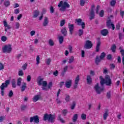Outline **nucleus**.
<instances>
[{
	"label": "nucleus",
	"mask_w": 124,
	"mask_h": 124,
	"mask_svg": "<svg viewBox=\"0 0 124 124\" xmlns=\"http://www.w3.org/2000/svg\"><path fill=\"white\" fill-rule=\"evenodd\" d=\"M99 78L100 79V84L101 85V87H99V84L98 83H96V84L94 87V89L96 91V93L98 94H100L101 93V92H103L104 91V84H106L107 86H109V76L107 75L106 77V79L103 78L102 76H100Z\"/></svg>",
	"instance_id": "nucleus-1"
},
{
	"label": "nucleus",
	"mask_w": 124,
	"mask_h": 124,
	"mask_svg": "<svg viewBox=\"0 0 124 124\" xmlns=\"http://www.w3.org/2000/svg\"><path fill=\"white\" fill-rule=\"evenodd\" d=\"M55 119L56 114L55 113L53 114L46 113L44 115L43 120L45 121H48V123H51V124H54L55 123Z\"/></svg>",
	"instance_id": "nucleus-2"
},
{
	"label": "nucleus",
	"mask_w": 124,
	"mask_h": 124,
	"mask_svg": "<svg viewBox=\"0 0 124 124\" xmlns=\"http://www.w3.org/2000/svg\"><path fill=\"white\" fill-rule=\"evenodd\" d=\"M58 7L62 8H60L61 11L64 12L66 8H69L70 7V5L66 1L63 2V1H61L58 4Z\"/></svg>",
	"instance_id": "nucleus-3"
},
{
	"label": "nucleus",
	"mask_w": 124,
	"mask_h": 124,
	"mask_svg": "<svg viewBox=\"0 0 124 124\" xmlns=\"http://www.w3.org/2000/svg\"><path fill=\"white\" fill-rule=\"evenodd\" d=\"M10 83V81L9 80H6L5 83H2L1 85L0 88L1 89V94L2 96L4 95V88H7Z\"/></svg>",
	"instance_id": "nucleus-4"
},
{
	"label": "nucleus",
	"mask_w": 124,
	"mask_h": 124,
	"mask_svg": "<svg viewBox=\"0 0 124 124\" xmlns=\"http://www.w3.org/2000/svg\"><path fill=\"white\" fill-rule=\"evenodd\" d=\"M2 51L3 53H7L8 54H10L12 51V46L11 45H6L2 47Z\"/></svg>",
	"instance_id": "nucleus-5"
},
{
	"label": "nucleus",
	"mask_w": 124,
	"mask_h": 124,
	"mask_svg": "<svg viewBox=\"0 0 124 124\" xmlns=\"http://www.w3.org/2000/svg\"><path fill=\"white\" fill-rule=\"evenodd\" d=\"M106 56V54L104 52H102L100 57L96 56V58L95 60V62L97 65H98L99 64V62L102 61V60L104 59V57Z\"/></svg>",
	"instance_id": "nucleus-6"
},
{
	"label": "nucleus",
	"mask_w": 124,
	"mask_h": 124,
	"mask_svg": "<svg viewBox=\"0 0 124 124\" xmlns=\"http://www.w3.org/2000/svg\"><path fill=\"white\" fill-rule=\"evenodd\" d=\"M76 23L78 26H81L82 30H84L86 27V23L82 20L81 18H77L75 20Z\"/></svg>",
	"instance_id": "nucleus-7"
},
{
	"label": "nucleus",
	"mask_w": 124,
	"mask_h": 124,
	"mask_svg": "<svg viewBox=\"0 0 124 124\" xmlns=\"http://www.w3.org/2000/svg\"><path fill=\"white\" fill-rule=\"evenodd\" d=\"M34 122L35 124L39 123V117L38 115H35L34 116H31L30 117V123H32Z\"/></svg>",
	"instance_id": "nucleus-8"
},
{
	"label": "nucleus",
	"mask_w": 124,
	"mask_h": 124,
	"mask_svg": "<svg viewBox=\"0 0 124 124\" xmlns=\"http://www.w3.org/2000/svg\"><path fill=\"white\" fill-rule=\"evenodd\" d=\"M94 10V5H92L91 6V10L90 11V20H92L93 19H94V17L95 16Z\"/></svg>",
	"instance_id": "nucleus-9"
},
{
	"label": "nucleus",
	"mask_w": 124,
	"mask_h": 124,
	"mask_svg": "<svg viewBox=\"0 0 124 124\" xmlns=\"http://www.w3.org/2000/svg\"><path fill=\"white\" fill-rule=\"evenodd\" d=\"M93 47V43L92 41L90 40H87L86 41V43L84 45L85 49H91Z\"/></svg>",
	"instance_id": "nucleus-10"
},
{
	"label": "nucleus",
	"mask_w": 124,
	"mask_h": 124,
	"mask_svg": "<svg viewBox=\"0 0 124 124\" xmlns=\"http://www.w3.org/2000/svg\"><path fill=\"white\" fill-rule=\"evenodd\" d=\"M79 81H80V76L78 75L75 79L74 89H76L77 88H78V84H79Z\"/></svg>",
	"instance_id": "nucleus-11"
},
{
	"label": "nucleus",
	"mask_w": 124,
	"mask_h": 124,
	"mask_svg": "<svg viewBox=\"0 0 124 124\" xmlns=\"http://www.w3.org/2000/svg\"><path fill=\"white\" fill-rule=\"evenodd\" d=\"M68 28L69 29L70 34L72 35V33H73V31H74V24H70V23H68Z\"/></svg>",
	"instance_id": "nucleus-12"
},
{
	"label": "nucleus",
	"mask_w": 124,
	"mask_h": 124,
	"mask_svg": "<svg viewBox=\"0 0 124 124\" xmlns=\"http://www.w3.org/2000/svg\"><path fill=\"white\" fill-rule=\"evenodd\" d=\"M3 24L4 25V27L5 28V31H7V30H10L11 29V27H10V25H8L7 23V22L6 21L4 20L3 21Z\"/></svg>",
	"instance_id": "nucleus-13"
},
{
	"label": "nucleus",
	"mask_w": 124,
	"mask_h": 124,
	"mask_svg": "<svg viewBox=\"0 0 124 124\" xmlns=\"http://www.w3.org/2000/svg\"><path fill=\"white\" fill-rule=\"evenodd\" d=\"M65 85L67 89H69L70 87H71V85H72V80H71V79L66 80L65 83Z\"/></svg>",
	"instance_id": "nucleus-14"
},
{
	"label": "nucleus",
	"mask_w": 124,
	"mask_h": 124,
	"mask_svg": "<svg viewBox=\"0 0 124 124\" xmlns=\"http://www.w3.org/2000/svg\"><path fill=\"white\" fill-rule=\"evenodd\" d=\"M101 44V42L100 40H98L97 43V45L95 47V52H99V49L100 48V45Z\"/></svg>",
	"instance_id": "nucleus-15"
},
{
	"label": "nucleus",
	"mask_w": 124,
	"mask_h": 124,
	"mask_svg": "<svg viewBox=\"0 0 124 124\" xmlns=\"http://www.w3.org/2000/svg\"><path fill=\"white\" fill-rule=\"evenodd\" d=\"M101 34L103 36H106L108 34V30L107 29H103L100 31Z\"/></svg>",
	"instance_id": "nucleus-16"
},
{
	"label": "nucleus",
	"mask_w": 124,
	"mask_h": 124,
	"mask_svg": "<svg viewBox=\"0 0 124 124\" xmlns=\"http://www.w3.org/2000/svg\"><path fill=\"white\" fill-rule=\"evenodd\" d=\"M42 81H43V78H41V76H39L37 80V82L39 86H41V85H42Z\"/></svg>",
	"instance_id": "nucleus-17"
},
{
	"label": "nucleus",
	"mask_w": 124,
	"mask_h": 124,
	"mask_svg": "<svg viewBox=\"0 0 124 124\" xmlns=\"http://www.w3.org/2000/svg\"><path fill=\"white\" fill-rule=\"evenodd\" d=\"M61 32L62 34H63V36H66L67 35V30H66V28L64 27L61 30Z\"/></svg>",
	"instance_id": "nucleus-18"
},
{
	"label": "nucleus",
	"mask_w": 124,
	"mask_h": 124,
	"mask_svg": "<svg viewBox=\"0 0 124 124\" xmlns=\"http://www.w3.org/2000/svg\"><path fill=\"white\" fill-rule=\"evenodd\" d=\"M27 83L26 82L23 83L21 87V91L22 92H25V91L26 90V89H27Z\"/></svg>",
	"instance_id": "nucleus-19"
},
{
	"label": "nucleus",
	"mask_w": 124,
	"mask_h": 124,
	"mask_svg": "<svg viewBox=\"0 0 124 124\" xmlns=\"http://www.w3.org/2000/svg\"><path fill=\"white\" fill-rule=\"evenodd\" d=\"M40 98V95H35L34 96L32 100L33 102H36V101H38L39 100V99Z\"/></svg>",
	"instance_id": "nucleus-20"
},
{
	"label": "nucleus",
	"mask_w": 124,
	"mask_h": 124,
	"mask_svg": "<svg viewBox=\"0 0 124 124\" xmlns=\"http://www.w3.org/2000/svg\"><path fill=\"white\" fill-rule=\"evenodd\" d=\"M109 29H112L113 30H115V25L112 22L111 20H109Z\"/></svg>",
	"instance_id": "nucleus-21"
},
{
	"label": "nucleus",
	"mask_w": 124,
	"mask_h": 124,
	"mask_svg": "<svg viewBox=\"0 0 124 124\" xmlns=\"http://www.w3.org/2000/svg\"><path fill=\"white\" fill-rule=\"evenodd\" d=\"M43 27H47L48 26V17H45L43 23Z\"/></svg>",
	"instance_id": "nucleus-22"
},
{
	"label": "nucleus",
	"mask_w": 124,
	"mask_h": 124,
	"mask_svg": "<svg viewBox=\"0 0 124 124\" xmlns=\"http://www.w3.org/2000/svg\"><path fill=\"white\" fill-rule=\"evenodd\" d=\"M109 110L108 109H106L105 113L103 115L104 120H106L107 117L108 116Z\"/></svg>",
	"instance_id": "nucleus-23"
},
{
	"label": "nucleus",
	"mask_w": 124,
	"mask_h": 124,
	"mask_svg": "<svg viewBox=\"0 0 124 124\" xmlns=\"http://www.w3.org/2000/svg\"><path fill=\"white\" fill-rule=\"evenodd\" d=\"M3 5L5 6V7H8L10 5V1L9 0H5L4 2Z\"/></svg>",
	"instance_id": "nucleus-24"
},
{
	"label": "nucleus",
	"mask_w": 124,
	"mask_h": 124,
	"mask_svg": "<svg viewBox=\"0 0 124 124\" xmlns=\"http://www.w3.org/2000/svg\"><path fill=\"white\" fill-rule=\"evenodd\" d=\"M87 84H89V85H91V84H92V79L91 76L90 75L87 76Z\"/></svg>",
	"instance_id": "nucleus-25"
},
{
	"label": "nucleus",
	"mask_w": 124,
	"mask_h": 124,
	"mask_svg": "<svg viewBox=\"0 0 124 124\" xmlns=\"http://www.w3.org/2000/svg\"><path fill=\"white\" fill-rule=\"evenodd\" d=\"M117 48V46L116 45L114 44L111 46L110 47V50L112 51L113 53H116V49Z\"/></svg>",
	"instance_id": "nucleus-26"
},
{
	"label": "nucleus",
	"mask_w": 124,
	"mask_h": 124,
	"mask_svg": "<svg viewBox=\"0 0 124 124\" xmlns=\"http://www.w3.org/2000/svg\"><path fill=\"white\" fill-rule=\"evenodd\" d=\"M77 120H78V114H75L74 115L72 118L73 123L77 122Z\"/></svg>",
	"instance_id": "nucleus-27"
},
{
	"label": "nucleus",
	"mask_w": 124,
	"mask_h": 124,
	"mask_svg": "<svg viewBox=\"0 0 124 124\" xmlns=\"http://www.w3.org/2000/svg\"><path fill=\"white\" fill-rule=\"evenodd\" d=\"M11 83H12V88H13L14 89H15V88H16V80H15V79H13Z\"/></svg>",
	"instance_id": "nucleus-28"
},
{
	"label": "nucleus",
	"mask_w": 124,
	"mask_h": 124,
	"mask_svg": "<svg viewBox=\"0 0 124 124\" xmlns=\"http://www.w3.org/2000/svg\"><path fill=\"white\" fill-rule=\"evenodd\" d=\"M21 84H22V78H18L17 80V85L18 86V87H20Z\"/></svg>",
	"instance_id": "nucleus-29"
},
{
	"label": "nucleus",
	"mask_w": 124,
	"mask_h": 124,
	"mask_svg": "<svg viewBox=\"0 0 124 124\" xmlns=\"http://www.w3.org/2000/svg\"><path fill=\"white\" fill-rule=\"evenodd\" d=\"M39 15V11L38 10H35L34 11V14L33 15V18H36L37 16Z\"/></svg>",
	"instance_id": "nucleus-30"
},
{
	"label": "nucleus",
	"mask_w": 124,
	"mask_h": 124,
	"mask_svg": "<svg viewBox=\"0 0 124 124\" xmlns=\"http://www.w3.org/2000/svg\"><path fill=\"white\" fill-rule=\"evenodd\" d=\"M110 5L112 7H115L116 5V0H111L110 1Z\"/></svg>",
	"instance_id": "nucleus-31"
},
{
	"label": "nucleus",
	"mask_w": 124,
	"mask_h": 124,
	"mask_svg": "<svg viewBox=\"0 0 124 124\" xmlns=\"http://www.w3.org/2000/svg\"><path fill=\"white\" fill-rule=\"evenodd\" d=\"M58 120L60 121L62 124H64L65 123V121L62 118V115L61 114H59L58 115Z\"/></svg>",
	"instance_id": "nucleus-32"
},
{
	"label": "nucleus",
	"mask_w": 124,
	"mask_h": 124,
	"mask_svg": "<svg viewBox=\"0 0 124 124\" xmlns=\"http://www.w3.org/2000/svg\"><path fill=\"white\" fill-rule=\"evenodd\" d=\"M116 67V65L114 63H110L109 64V68L111 69V70H113V69H115Z\"/></svg>",
	"instance_id": "nucleus-33"
},
{
	"label": "nucleus",
	"mask_w": 124,
	"mask_h": 124,
	"mask_svg": "<svg viewBox=\"0 0 124 124\" xmlns=\"http://www.w3.org/2000/svg\"><path fill=\"white\" fill-rule=\"evenodd\" d=\"M76 103H77L76 101L73 102L72 105L71 106V110H74L75 108V106H76Z\"/></svg>",
	"instance_id": "nucleus-34"
},
{
	"label": "nucleus",
	"mask_w": 124,
	"mask_h": 124,
	"mask_svg": "<svg viewBox=\"0 0 124 124\" xmlns=\"http://www.w3.org/2000/svg\"><path fill=\"white\" fill-rule=\"evenodd\" d=\"M59 43L60 44H62V42H63V36H59Z\"/></svg>",
	"instance_id": "nucleus-35"
},
{
	"label": "nucleus",
	"mask_w": 124,
	"mask_h": 124,
	"mask_svg": "<svg viewBox=\"0 0 124 124\" xmlns=\"http://www.w3.org/2000/svg\"><path fill=\"white\" fill-rule=\"evenodd\" d=\"M83 34H84V30H83V29H79L78 30V36H82V35H83Z\"/></svg>",
	"instance_id": "nucleus-36"
},
{
	"label": "nucleus",
	"mask_w": 124,
	"mask_h": 124,
	"mask_svg": "<svg viewBox=\"0 0 124 124\" xmlns=\"http://www.w3.org/2000/svg\"><path fill=\"white\" fill-rule=\"evenodd\" d=\"M36 64H39L40 63V57H39V55H37L36 58Z\"/></svg>",
	"instance_id": "nucleus-37"
},
{
	"label": "nucleus",
	"mask_w": 124,
	"mask_h": 124,
	"mask_svg": "<svg viewBox=\"0 0 124 124\" xmlns=\"http://www.w3.org/2000/svg\"><path fill=\"white\" fill-rule=\"evenodd\" d=\"M1 40L3 42H5V41H6L7 40V37H6V36H2L1 37Z\"/></svg>",
	"instance_id": "nucleus-38"
},
{
	"label": "nucleus",
	"mask_w": 124,
	"mask_h": 124,
	"mask_svg": "<svg viewBox=\"0 0 124 124\" xmlns=\"http://www.w3.org/2000/svg\"><path fill=\"white\" fill-rule=\"evenodd\" d=\"M65 24V20L62 19L60 21V27H63Z\"/></svg>",
	"instance_id": "nucleus-39"
},
{
	"label": "nucleus",
	"mask_w": 124,
	"mask_h": 124,
	"mask_svg": "<svg viewBox=\"0 0 124 124\" xmlns=\"http://www.w3.org/2000/svg\"><path fill=\"white\" fill-rule=\"evenodd\" d=\"M74 62V57L71 56L70 58L69 59V63H71Z\"/></svg>",
	"instance_id": "nucleus-40"
},
{
	"label": "nucleus",
	"mask_w": 124,
	"mask_h": 124,
	"mask_svg": "<svg viewBox=\"0 0 124 124\" xmlns=\"http://www.w3.org/2000/svg\"><path fill=\"white\" fill-rule=\"evenodd\" d=\"M99 15L100 17H103L104 16V11H103V10H101Z\"/></svg>",
	"instance_id": "nucleus-41"
},
{
	"label": "nucleus",
	"mask_w": 124,
	"mask_h": 124,
	"mask_svg": "<svg viewBox=\"0 0 124 124\" xmlns=\"http://www.w3.org/2000/svg\"><path fill=\"white\" fill-rule=\"evenodd\" d=\"M50 13H51V14L55 12V9L54 8V7H53V6H50Z\"/></svg>",
	"instance_id": "nucleus-42"
},
{
	"label": "nucleus",
	"mask_w": 124,
	"mask_h": 124,
	"mask_svg": "<svg viewBox=\"0 0 124 124\" xmlns=\"http://www.w3.org/2000/svg\"><path fill=\"white\" fill-rule=\"evenodd\" d=\"M85 3H86L85 0H80V4L81 6H84V5H85Z\"/></svg>",
	"instance_id": "nucleus-43"
},
{
	"label": "nucleus",
	"mask_w": 124,
	"mask_h": 124,
	"mask_svg": "<svg viewBox=\"0 0 124 124\" xmlns=\"http://www.w3.org/2000/svg\"><path fill=\"white\" fill-rule=\"evenodd\" d=\"M27 106L26 105H22L21 107V111H25V110H26V109H27Z\"/></svg>",
	"instance_id": "nucleus-44"
},
{
	"label": "nucleus",
	"mask_w": 124,
	"mask_h": 124,
	"mask_svg": "<svg viewBox=\"0 0 124 124\" xmlns=\"http://www.w3.org/2000/svg\"><path fill=\"white\" fill-rule=\"evenodd\" d=\"M81 117L82 120H86V119H87V115L85 113L82 114Z\"/></svg>",
	"instance_id": "nucleus-45"
},
{
	"label": "nucleus",
	"mask_w": 124,
	"mask_h": 124,
	"mask_svg": "<svg viewBox=\"0 0 124 124\" xmlns=\"http://www.w3.org/2000/svg\"><path fill=\"white\" fill-rule=\"evenodd\" d=\"M9 97H12L13 96V91L12 90L10 91L8 94Z\"/></svg>",
	"instance_id": "nucleus-46"
},
{
	"label": "nucleus",
	"mask_w": 124,
	"mask_h": 124,
	"mask_svg": "<svg viewBox=\"0 0 124 124\" xmlns=\"http://www.w3.org/2000/svg\"><path fill=\"white\" fill-rule=\"evenodd\" d=\"M43 87H47V85H48V82L46 81H43L42 82Z\"/></svg>",
	"instance_id": "nucleus-47"
},
{
	"label": "nucleus",
	"mask_w": 124,
	"mask_h": 124,
	"mask_svg": "<svg viewBox=\"0 0 124 124\" xmlns=\"http://www.w3.org/2000/svg\"><path fill=\"white\" fill-rule=\"evenodd\" d=\"M65 100V101H66V102H68L69 101V100H70V97L69 96V95H67L66 96Z\"/></svg>",
	"instance_id": "nucleus-48"
},
{
	"label": "nucleus",
	"mask_w": 124,
	"mask_h": 124,
	"mask_svg": "<svg viewBox=\"0 0 124 124\" xmlns=\"http://www.w3.org/2000/svg\"><path fill=\"white\" fill-rule=\"evenodd\" d=\"M20 13V9H16L14 10V14H19Z\"/></svg>",
	"instance_id": "nucleus-49"
},
{
	"label": "nucleus",
	"mask_w": 124,
	"mask_h": 124,
	"mask_svg": "<svg viewBox=\"0 0 124 124\" xmlns=\"http://www.w3.org/2000/svg\"><path fill=\"white\" fill-rule=\"evenodd\" d=\"M25 74H24V72H23V71L22 70H20L18 72V75L19 76H23Z\"/></svg>",
	"instance_id": "nucleus-50"
},
{
	"label": "nucleus",
	"mask_w": 124,
	"mask_h": 124,
	"mask_svg": "<svg viewBox=\"0 0 124 124\" xmlns=\"http://www.w3.org/2000/svg\"><path fill=\"white\" fill-rule=\"evenodd\" d=\"M99 9H100V6L97 5L96 8V14H98V12L99 11Z\"/></svg>",
	"instance_id": "nucleus-51"
},
{
	"label": "nucleus",
	"mask_w": 124,
	"mask_h": 124,
	"mask_svg": "<svg viewBox=\"0 0 124 124\" xmlns=\"http://www.w3.org/2000/svg\"><path fill=\"white\" fill-rule=\"evenodd\" d=\"M49 44L50 46H54V42L52 39H50L49 41Z\"/></svg>",
	"instance_id": "nucleus-52"
},
{
	"label": "nucleus",
	"mask_w": 124,
	"mask_h": 124,
	"mask_svg": "<svg viewBox=\"0 0 124 124\" xmlns=\"http://www.w3.org/2000/svg\"><path fill=\"white\" fill-rule=\"evenodd\" d=\"M27 66H28V64H27V63H25L22 66V69H23V70H26V69H27Z\"/></svg>",
	"instance_id": "nucleus-53"
},
{
	"label": "nucleus",
	"mask_w": 124,
	"mask_h": 124,
	"mask_svg": "<svg viewBox=\"0 0 124 124\" xmlns=\"http://www.w3.org/2000/svg\"><path fill=\"white\" fill-rule=\"evenodd\" d=\"M27 82H31V75H28L27 78Z\"/></svg>",
	"instance_id": "nucleus-54"
},
{
	"label": "nucleus",
	"mask_w": 124,
	"mask_h": 124,
	"mask_svg": "<svg viewBox=\"0 0 124 124\" xmlns=\"http://www.w3.org/2000/svg\"><path fill=\"white\" fill-rule=\"evenodd\" d=\"M2 69H4V66L2 63L0 62V70H2Z\"/></svg>",
	"instance_id": "nucleus-55"
},
{
	"label": "nucleus",
	"mask_w": 124,
	"mask_h": 124,
	"mask_svg": "<svg viewBox=\"0 0 124 124\" xmlns=\"http://www.w3.org/2000/svg\"><path fill=\"white\" fill-rule=\"evenodd\" d=\"M62 114L63 116H66V114H67V109H63L62 110Z\"/></svg>",
	"instance_id": "nucleus-56"
},
{
	"label": "nucleus",
	"mask_w": 124,
	"mask_h": 124,
	"mask_svg": "<svg viewBox=\"0 0 124 124\" xmlns=\"http://www.w3.org/2000/svg\"><path fill=\"white\" fill-rule=\"evenodd\" d=\"M16 30H18V29L20 28V23H19V22H16Z\"/></svg>",
	"instance_id": "nucleus-57"
},
{
	"label": "nucleus",
	"mask_w": 124,
	"mask_h": 124,
	"mask_svg": "<svg viewBox=\"0 0 124 124\" xmlns=\"http://www.w3.org/2000/svg\"><path fill=\"white\" fill-rule=\"evenodd\" d=\"M46 63L47 65H49L51 63V59L48 58L46 62Z\"/></svg>",
	"instance_id": "nucleus-58"
},
{
	"label": "nucleus",
	"mask_w": 124,
	"mask_h": 124,
	"mask_svg": "<svg viewBox=\"0 0 124 124\" xmlns=\"http://www.w3.org/2000/svg\"><path fill=\"white\" fill-rule=\"evenodd\" d=\"M4 119H5V116H0V123H2Z\"/></svg>",
	"instance_id": "nucleus-59"
},
{
	"label": "nucleus",
	"mask_w": 124,
	"mask_h": 124,
	"mask_svg": "<svg viewBox=\"0 0 124 124\" xmlns=\"http://www.w3.org/2000/svg\"><path fill=\"white\" fill-rule=\"evenodd\" d=\"M30 34H31V36H33V35H34V34H35V31H31L30 32Z\"/></svg>",
	"instance_id": "nucleus-60"
},
{
	"label": "nucleus",
	"mask_w": 124,
	"mask_h": 124,
	"mask_svg": "<svg viewBox=\"0 0 124 124\" xmlns=\"http://www.w3.org/2000/svg\"><path fill=\"white\" fill-rule=\"evenodd\" d=\"M68 50L70 53H72V46H69Z\"/></svg>",
	"instance_id": "nucleus-61"
},
{
	"label": "nucleus",
	"mask_w": 124,
	"mask_h": 124,
	"mask_svg": "<svg viewBox=\"0 0 124 124\" xmlns=\"http://www.w3.org/2000/svg\"><path fill=\"white\" fill-rule=\"evenodd\" d=\"M53 75H54V76H58V75H59V71L56 70L55 72H53Z\"/></svg>",
	"instance_id": "nucleus-62"
},
{
	"label": "nucleus",
	"mask_w": 124,
	"mask_h": 124,
	"mask_svg": "<svg viewBox=\"0 0 124 124\" xmlns=\"http://www.w3.org/2000/svg\"><path fill=\"white\" fill-rule=\"evenodd\" d=\"M119 39H123V36H124V34H123V33H119Z\"/></svg>",
	"instance_id": "nucleus-63"
},
{
	"label": "nucleus",
	"mask_w": 124,
	"mask_h": 124,
	"mask_svg": "<svg viewBox=\"0 0 124 124\" xmlns=\"http://www.w3.org/2000/svg\"><path fill=\"white\" fill-rule=\"evenodd\" d=\"M52 85H53V83H52V82L48 83V88L51 89V87H52Z\"/></svg>",
	"instance_id": "nucleus-64"
}]
</instances>
